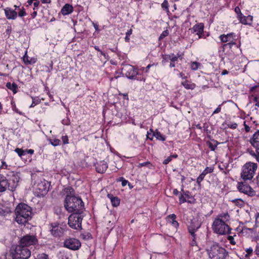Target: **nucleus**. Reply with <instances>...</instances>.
<instances>
[{
    "instance_id": "f257e3e1",
    "label": "nucleus",
    "mask_w": 259,
    "mask_h": 259,
    "mask_svg": "<svg viewBox=\"0 0 259 259\" xmlns=\"http://www.w3.org/2000/svg\"><path fill=\"white\" fill-rule=\"evenodd\" d=\"M69 192L64 200V207L69 212H82L84 204L81 199L74 195V191L72 188L67 189Z\"/></svg>"
},
{
    "instance_id": "f03ea898",
    "label": "nucleus",
    "mask_w": 259,
    "mask_h": 259,
    "mask_svg": "<svg viewBox=\"0 0 259 259\" xmlns=\"http://www.w3.org/2000/svg\"><path fill=\"white\" fill-rule=\"evenodd\" d=\"M230 218V215L228 212L222 213L217 215L212 225L213 232L219 235L230 233L231 229L228 224Z\"/></svg>"
},
{
    "instance_id": "7ed1b4c3",
    "label": "nucleus",
    "mask_w": 259,
    "mask_h": 259,
    "mask_svg": "<svg viewBox=\"0 0 259 259\" xmlns=\"http://www.w3.org/2000/svg\"><path fill=\"white\" fill-rule=\"evenodd\" d=\"M15 221L19 225H25L32 217V208L24 203L17 205L15 209Z\"/></svg>"
},
{
    "instance_id": "20e7f679",
    "label": "nucleus",
    "mask_w": 259,
    "mask_h": 259,
    "mask_svg": "<svg viewBox=\"0 0 259 259\" xmlns=\"http://www.w3.org/2000/svg\"><path fill=\"white\" fill-rule=\"evenodd\" d=\"M19 180L18 176L14 172L8 175V178L0 174V193L5 192L7 189L11 191H15L18 185Z\"/></svg>"
},
{
    "instance_id": "39448f33",
    "label": "nucleus",
    "mask_w": 259,
    "mask_h": 259,
    "mask_svg": "<svg viewBox=\"0 0 259 259\" xmlns=\"http://www.w3.org/2000/svg\"><path fill=\"white\" fill-rule=\"evenodd\" d=\"M206 251L211 259H226L228 255L226 250L217 243L212 244L206 249Z\"/></svg>"
},
{
    "instance_id": "423d86ee",
    "label": "nucleus",
    "mask_w": 259,
    "mask_h": 259,
    "mask_svg": "<svg viewBox=\"0 0 259 259\" xmlns=\"http://www.w3.org/2000/svg\"><path fill=\"white\" fill-rule=\"evenodd\" d=\"M257 163L249 162L245 164L242 167L241 174V178L245 181L251 180L257 169Z\"/></svg>"
},
{
    "instance_id": "0eeeda50",
    "label": "nucleus",
    "mask_w": 259,
    "mask_h": 259,
    "mask_svg": "<svg viewBox=\"0 0 259 259\" xmlns=\"http://www.w3.org/2000/svg\"><path fill=\"white\" fill-rule=\"evenodd\" d=\"M82 219V212H73L68 217V224L73 229H81Z\"/></svg>"
},
{
    "instance_id": "6e6552de",
    "label": "nucleus",
    "mask_w": 259,
    "mask_h": 259,
    "mask_svg": "<svg viewBox=\"0 0 259 259\" xmlns=\"http://www.w3.org/2000/svg\"><path fill=\"white\" fill-rule=\"evenodd\" d=\"M31 255L30 250L25 246L18 245L13 254V259H28Z\"/></svg>"
},
{
    "instance_id": "1a4fd4ad",
    "label": "nucleus",
    "mask_w": 259,
    "mask_h": 259,
    "mask_svg": "<svg viewBox=\"0 0 259 259\" xmlns=\"http://www.w3.org/2000/svg\"><path fill=\"white\" fill-rule=\"evenodd\" d=\"M50 232L51 235L55 238H60L64 235L66 230L67 226L65 224H60L55 222L50 225Z\"/></svg>"
},
{
    "instance_id": "9d476101",
    "label": "nucleus",
    "mask_w": 259,
    "mask_h": 259,
    "mask_svg": "<svg viewBox=\"0 0 259 259\" xmlns=\"http://www.w3.org/2000/svg\"><path fill=\"white\" fill-rule=\"evenodd\" d=\"M38 243V239L35 235H26L20 240L19 245L27 247L31 245H35Z\"/></svg>"
},
{
    "instance_id": "9b49d317",
    "label": "nucleus",
    "mask_w": 259,
    "mask_h": 259,
    "mask_svg": "<svg viewBox=\"0 0 259 259\" xmlns=\"http://www.w3.org/2000/svg\"><path fill=\"white\" fill-rule=\"evenodd\" d=\"M64 246L72 250H78L81 245L80 241L75 238H66L64 243Z\"/></svg>"
},
{
    "instance_id": "f8f14e48",
    "label": "nucleus",
    "mask_w": 259,
    "mask_h": 259,
    "mask_svg": "<svg viewBox=\"0 0 259 259\" xmlns=\"http://www.w3.org/2000/svg\"><path fill=\"white\" fill-rule=\"evenodd\" d=\"M237 188L240 192L249 196L252 197L256 195L255 191L249 185L245 183H238Z\"/></svg>"
},
{
    "instance_id": "ddd939ff",
    "label": "nucleus",
    "mask_w": 259,
    "mask_h": 259,
    "mask_svg": "<svg viewBox=\"0 0 259 259\" xmlns=\"http://www.w3.org/2000/svg\"><path fill=\"white\" fill-rule=\"evenodd\" d=\"M251 145L255 149L256 152H259V130L256 131L249 139Z\"/></svg>"
},
{
    "instance_id": "4468645a",
    "label": "nucleus",
    "mask_w": 259,
    "mask_h": 259,
    "mask_svg": "<svg viewBox=\"0 0 259 259\" xmlns=\"http://www.w3.org/2000/svg\"><path fill=\"white\" fill-rule=\"evenodd\" d=\"M49 186L50 185L47 181H41L37 185V190L41 195H45L49 191Z\"/></svg>"
},
{
    "instance_id": "2eb2a0df",
    "label": "nucleus",
    "mask_w": 259,
    "mask_h": 259,
    "mask_svg": "<svg viewBox=\"0 0 259 259\" xmlns=\"http://www.w3.org/2000/svg\"><path fill=\"white\" fill-rule=\"evenodd\" d=\"M201 225V222L198 217L193 218L191 220L190 224L188 226V231H197Z\"/></svg>"
},
{
    "instance_id": "dca6fc26",
    "label": "nucleus",
    "mask_w": 259,
    "mask_h": 259,
    "mask_svg": "<svg viewBox=\"0 0 259 259\" xmlns=\"http://www.w3.org/2000/svg\"><path fill=\"white\" fill-rule=\"evenodd\" d=\"M122 70L124 72L126 76L128 78L133 79L137 74L132 65H126L122 68Z\"/></svg>"
},
{
    "instance_id": "f3484780",
    "label": "nucleus",
    "mask_w": 259,
    "mask_h": 259,
    "mask_svg": "<svg viewBox=\"0 0 259 259\" xmlns=\"http://www.w3.org/2000/svg\"><path fill=\"white\" fill-rule=\"evenodd\" d=\"M95 166L96 171L98 173L101 174L105 172L108 168V164L107 162L105 161L104 160L97 162L95 164Z\"/></svg>"
},
{
    "instance_id": "a211bd4d",
    "label": "nucleus",
    "mask_w": 259,
    "mask_h": 259,
    "mask_svg": "<svg viewBox=\"0 0 259 259\" xmlns=\"http://www.w3.org/2000/svg\"><path fill=\"white\" fill-rule=\"evenodd\" d=\"M213 171V167H206L202 172L197 179V183L200 185L201 182L203 180L205 176L208 173H211Z\"/></svg>"
},
{
    "instance_id": "6ab92c4d",
    "label": "nucleus",
    "mask_w": 259,
    "mask_h": 259,
    "mask_svg": "<svg viewBox=\"0 0 259 259\" xmlns=\"http://www.w3.org/2000/svg\"><path fill=\"white\" fill-rule=\"evenodd\" d=\"M204 24L202 23L195 25L192 28V30L194 32H196V34L199 35V37H201V35L203 33Z\"/></svg>"
},
{
    "instance_id": "aec40b11",
    "label": "nucleus",
    "mask_w": 259,
    "mask_h": 259,
    "mask_svg": "<svg viewBox=\"0 0 259 259\" xmlns=\"http://www.w3.org/2000/svg\"><path fill=\"white\" fill-rule=\"evenodd\" d=\"M176 215L175 214H170L166 217L167 221L173 225L175 228H177L179 226V223L176 220Z\"/></svg>"
},
{
    "instance_id": "412c9836",
    "label": "nucleus",
    "mask_w": 259,
    "mask_h": 259,
    "mask_svg": "<svg viewBox=\"0 0 259 259\" xmlns=\"http://www.w3.org/2000/svg\"><path fill=\"white\" fill-rule=\"evenodd\" d=\"M15 9L7 8L5 9L6 16H17V6H14Z\"/></svg>"
},
{
    "instance_id": "4be33fe9",
    "label": "nucleus",
    "mask_w": 259,
    "mask_h": 259,
    "mask_svg": "<svg viewBox=\"0 0 259 259\" xmlns=\"http://www.w3.org/2000/svg\"><path fill=\"white\" fill-rule=\"evenodd\" d=\"M73 10V7L71 5L69 4H66L62 8L61 10V13L63 15H67L70 14Z\"/></svg>"
},
{
    "instance_id": "5701e85b",
    "label": "nucleus",
    "mask_w": 259,
    "mask_h": 259,
    "mask_svg": "<svg viewBox=\"0 0 259 259\" xmlns=\"http://www.w3.org/2000/svg\"><path fill=\"white\" fill-rule=\"evenodd\" d=\"M108 197L110 199L112 204L114 207H117L120 204V199L116 196H114L111 194H108Z\"/></svg>"
},
{
    "instance_id": "b1692460",
    "label": "nucleus",
    "mask_w": 259,
    "mask_h": 259,
    "mask_svg": "<svg viewBox=\"0 0 259 259\" xmlns=\"http://www.w3.org/2000/svg\"><path fill=\"white\" fill-rule=\"evenodd\" d=\"M240 23L244 25H252L253 17H238Z\"/></svg>"
},
{
    "instance_id": "393cba45",
    "label": "nucleus",
    "mask_w": 259,
    "mask_h": 259,
    "mask_svg": "<svg viewBox=\"0 0 259 259\" xmlns=\"http://www.w3.org/2000/svg\"><path fill=\"white\" fill-rule=\"evenodd\" d=\"M206 144L211 151H214L217 146L220 144V143L214 140H211V142L207 141Z\"/></svg>"
},
{
    "instance_id": "a878e982",
    "label": "nucleus",
    "mask_w": 259,
    "mask_h": 259,
    "mask_svg": "<svg viewBox=\"0 0 259 259\" xmlns=\"http://www.w3.org/2000/svg\"><path fill=\"white\" fill-rule=\"evenodd\" d=\"M182 84L187 90H194L196 87V84L194 83H189L188 80H185L182 82Z\"/></svg>"
},
{
    "instance_id": "bb28decb",
    "label": "nucleus",
    "mask_w": 259,
    "mask_h": 259,
    "mask_svg": "<svg viewBox=\"0 0 259 259\" xmlns=\"http://www.w3.org/2000/svg\"><path fill=\"white\" fill-rule=\"evenodd\" d=\"M6 87L10 90H12L14 94L17 93V85L15 83H11L9 82L6 83Z\"/></svg>"
},
{
    "instance_id": "cd10ccee",
    "label": "nucleus",
    "mask_w": 259,
    "mask_h": 259,
    "mask_svg": "<svg viewBox=\"0 0 259 259\" xmlns=\"http://www.w3.org/2000/svg\"><path fill=\"white\" fill-rule=\"evenodd\" d=\"M154 241L156 243L160 244L162 243L164 240V237L161 234L156 235L154 237Z\"/></svg>"
},
{
    "instance_id": "c85d7f7f",
    "label": "nucleus",
    "mask_w": 259,
    "mask_h": 259,
    "mask_svg": "<svg viewBox=\"0 0 259 259\" xmlns=\"http://www.w3.org/2000/svg\"><path fill=\"white\" fill-rule=\"evenodd\" d=\"M233 33H231L227 35L223 34L220 36L221 40L223 42H226L230 40V38L232 37Z\"/></svg>"
},
{
    "instance_id": "c756f323",
    "label": "nucleus",
    "mask_w": 259,
    "mask_h": 259,
    "mask_svg": "<svg viewBox=\"0 0 259 259\" xmlns=\"http://www.w3.org/2000/svg\"><path fill=\"white\" fill-rule=\"evenodd\" d=\"M243 125L244 126L245 131L246 133L251 132V128H253V129L255 128L254 127H252V125H250L249 121L247 122L246 121H244Z\"/></svg>"
},
{
    "instance_id": "7c9ffc66",
    "label": "nucleus",
    "mask_w": 259,
    "mask_h": 259,
    "mask_svg": "<svg viewBox=\"0 0 259 259\" xmlns=\"http://www.w3.org/2000/svg\"><path fill=\"white\" fill-rule=\"evenodd\" d=\"M168 7H169V5H168V2L166 0H164V2L161 4V7L164 11H166V14L167 15H170V13H169V12L168 11Z\"/></svg>"
},
{
    "instance_id": "2f4dec72",
    "label": "nucleus",
    "mask_w": 259,
    "mask_h": 259,
    "mask_svg": "<svg viewBox=\"0 0 259 259\" xmlns=\"http://www.w3.org/2000/svg\"><path fill=\"white\" fill-rule=\"evenodd\" d=\"M33 254L35 259H48V255L44 253L38 254L33 253Z\"/></svg>"
},
{
    "instance_id": "473e14b6",
    "label": "nucleus",
    "mask_w": 259,
    "mask_h": 259,
    "mask_svg": "<svg viewBox=\"0 0 259 259\" xmlns=\"http://www.w3.org/2000/svg\"><path fill=\"white\" fill-rule=\"evenodd\" d=\"M154 135L158 140H161L162 141H164L165 140V138L159 132L157 131L154 134Z\"/></svg>"
},
{
    "instance_id": "72a5a7b5",
    "label": "nucleus",
    "mask_w": 259,
    "mask_h": 259,
    "mask_svg": "<svg viewBox=\"0 0 259 259\" xmlns=\"http://www.w3.org/2000/svg\"><path fill=\"white\" fill-rule=\"evenodd\" d=\"M50 142L54 146H57L60 145L61 141L60 140L57 139H50Z\"/></svg>"
},
{
    "instance_id": "f704fd0d",
    "label": "nucleus",
    "mask_w": 259,
    "mask_h": 259,
    "mask_svg": "<svg viewBox=\"0 0 259 259\" xmlns=\"http://www.w3.org/2000/svg\"><path fill=\"white\" fill-rule=\"evenodd\" d=\"M17 11L19 16H24L26 15V13L23 7L20 8L19 6L17 7Z\"/></svg>"
},
{
    "instance_id": "c9c22d12",
    "label": "nucleus",
    "mask_w": 259,
    "mask_h": 259,
    "mask_svg": "<svg viewBox=\"0 0 259 259\" xmlns=\"http://www.w3.org/2000/svg\"><path fill=\"white\" fill-rule=\"evenodd\" d=\"M174 54H172V56L170 55H168V58L170 59L171 62H175V61L178 60V59L179 58H181V59H182V57L181 55L177 54V56H174Z\"/></svg>"
},
{
    "instance_id": "e433bc0d",
    "label": "nucleus",
    "mask_w": 259,
    "mask_h": 259,
    "mask_svg": "<svg viewBox=\"0 0 259 259\" xmlns=\"http://www.w3.org/2000/svg\"><path fill=\"white\" fill-rule=\"evenodd\" d=\"M248 230H250V229L247 228L245 227H239L237 228V231L240 234H244V233H247Z\"/></svg>"
},
{
    "instance_id": "4c0bfd02",
    "label": "nucleus",
    "mask_w": 259,
    "mask_h": 259,
    "mask_svg": "<svg viewBox=\"0 0 259 259\" xmlns=\"http://www.w3.org/2000/svg\"><path fill=\"white\" fill-rule=\"evenodd\" d=\"M11 212L12 211L9 208H6L5 209H2L0 210L1 214L3 215L4 216L7 215L8 214L11 213Z\"/></svg>"
},
{
    "instance_id": "58836bf2",
    "label": "nucleus",
    "mask_w": 259,
    "mask_h": 259,
    "mask_svg": "<svg viewBox=\"0 0 259 259\" xmlns=\"http://www.w3.org/2000/svg\"><path fill=\"white\" fill-rule=\"evenodd\" d=\"M15 151L18 154V155L21 157L22 155L26 154V151L22 149L17 148L15 149Z\"/></svg>"
},
{
    "instance_id": "ea45409f",
    "label": "nucleus",
    "mask_w": 259,
    "mask_h": 259,
    "mask_svg": "<svg viewBox=\"0 0 259 259\" xmlns=\"http://www.w3.org/2000/svg\"><path fill=\"white\" fill-rule=\"evenodd\" d=\"M53 62L52 61H51L50 63V66L48 67L47 66H45L44 68V70L47 72H50L53 69Z\"/></svg>"
},
{
    "instance_id": "a19ab883",
    "label": "nucleus",
    "mask_w": 259,
    "mask_h": 259,
    "mask_svg": "<svg viewBox=\"0 0 259 259\" xmlns=\"http://www.w3.org/2000/svg\"><path fill=\"white\" fill-rule=\"evenodd\" d=\"M168 34H169V32L167 30L163 31L162 32V33L160 34V35L159 37V40H160L163 39L164 37L168 36Z\"/></svg>"
},
{
    "instance_id": "79ce46f5",
    "label": "nucleus",
    "mask_w": 259,
    "mask_h": 259,
    "mask_svg": "<svg viewBox=\"0 0 259 259\" xmlns=\"http://www.w3.org/2000/svg\"><path fill=\"white\" fill-rule=\"evenodd\" d=\"M199 63L196 62H193L191 63V68L193 70H196L198 68V67L199 66Z\"/></svg>"
},
{
    "instance_id": "37998d69",
    "label": "nucleus",
    "mask_w": 259,
    "mask_h": 259,
    "mask_svg": "<svg viewBox=\"0 0 259 259\" xmlns=\"http://www.w3.org/2000/svg\"><path fill=\"white\" fill-rule=\"evenodd\" d=\"M245 251L246 252V254L245 255V257H248L250 256L253 253V249L251 247L247 248Z\"/></svg>"
},
{
    "instance_id": "c03bdc74",
    "label": "nucleus",
    "mask_w": 259,
    "mask_h": 259,
    "mask_svg": "<svg viewBox=\"0 0 259 259\" xmlns=\"http://www.w3.org/2000/svg\"><path fill=\"white\" fill-rule=\"evenodd\" d=\"M27 52L26 51L25 53L24 56L23 57V60L25 64L28 65V64H29V59L28 56L27 55Z\"/></svg>"
},
{
    "instance_id": "a18cd8bd",
    "label": "nucleus",
    "mask_w": 259,
    "mask_h": 259,
    "mask_svg": "<svg viewBox=\"0 0 259 259\" xmlns=\"http://www.w3.org/2000/svg\"><path fill=\"white\" fill-rule=\"evenodd\" d=\"M252 96L253 97V101L256 102L255 106L259 107V97L254 96V95Z\"/></svg>"
},
{
    "instance_id": "49530a36",
    "label": "nucleus",
    "mask_w": 259,
    "mask_h": 259,
    "mask_svg": "<svg viewBox=\"0 0 259 259\" xmlns=\"http://www.w3.org/2000/svg\"><path fill=\"white\" fill-rule=\"evenodd\" d=\"M228 126L232 129H236L237 127V124L236 123H229L228 124Z\"/></svg>"
},
{
    "instance_id": "de8ad7c7",
    "label": "nucleus",
    "mask_w": 259,
    "mask_h": 259,
    "mask_svg": "<svg viewBox=\"0 0 259 259\" xmlns=\"http://www.w3.org/2000/svg\"><path fill=\"white\" fill-rule=\"evenodd\" d=\"M255 91L259 92V85H254L251 88L250 90V93H254Z\"/></svg>"
},
{
    "instance_id": "09e8293b",
    "label": "nucleus",
    "mask_w": 259,
    "mask_h": 259,
    "mask_svg": "<svg viewBox=\"0 0 259 259\" xmlns=\"http://www.w3.org/2000/svg\"><path fill=\"white\" fill-rule=\"evenodd\" d=\"M62 140L63 144H67L68 143V137L67 136H64L62 137Z\"/></svg>"
},
{
    "instance_id": "8fccbe9b",
    "label": "nucleus",
    "mask_w": 259,
    "mask_h": 259,
    "mask_svg": "<svg viewBox=\"0 0 259 259\" xmlns=\"http://www.w3.org/2000/svg\"><path fill=\"white\" fill-rule=\"evenodd\" d=\"M228 240L230 241V243L232 245H235L236 244L235 241H234V237L232 236H228Z\"/></svg>"
},
{
    "instance_id": "3c124183",
    "label": "nucleus",
    "mask_w": 259,
    "mask_h": 259,
    "mask_svg": "<svg viewBox=\"0 0 259 259\" xmlns=\"http://www.w3.org/2000/svg\"><path fill=\"white\" fill-rule=\"evenodd\" d=\"M179 200H180V204L186 202V201L185 198L182 194H181V196H180Z\"/></svg>"
},
{
    "instance_id": "603ef678",
    "label": "nucleus",
    "mask_w": 259,
    "mask_h": 259,
    "mask_svg": "<svg viewBox=\"0 0 259 259\" xmlns=\"http://www.w3.org/2000/svg\"><path fill=\"white\" fill-rule=\"evenodd\" d=\"M171 160V156L168 157L166 159H165L163 162V163L164 164H168L170 161Z\"/></svg>"
},
{
    "instance_id": "864d4df0",
    "label": "nucleus",
    "mask_w": 259,
    "mask_h": 259,
    "mask_svg": "<svg viewBox=\"0 0 259 259\" xmlns=\"http://www.w3.org/2000/svg\"><path fill=\"white\" fill-rule=\"evenodd\" d=\"M221 110V105H219L217 109L213 111V114L219 113Z\"/></svg>"
},
{
    "instance_id": "5fc2aeb1",
    "label": "nucleus",
    "mask_w": 259,
    "mask_h": 259,
    "mask_svg": "<svg viewBox=\"0 0 259 259\" xmlns=\"http://www.w3.org/2000/svg\"><path fill=\"white\" fill-rule=\"evenodd\" d=\"M254 252L257 257H259V244L256 245Z\"/></svg>"
},
{
    "instance_id": "6e6d98bb",
    "label": "nucleus",
    "mask_w": 259,
    "mask_h": 259,
    "mask_svg": "<svg viewBox=\"0 0 259 259\" xmlns=\"http://www.w3.org/2000/svg\"><path fill=\"white\" fill-rule=\"evenodd\" d=\"M196 231H189V232L191 234V235L192 236L193 239H196V235L195 233V232Z\"/></svg>"
},
{
    "instance_id": "4d7b16f0",
    "label": "nucleus",
    "mask_w": 259,
    "mask_h": 259,
    "mask_svg": "<svg viewBox=\"0 0 259 259\" xmlns=\"http://www.w3.org/2000/svg\"><path fill=\"white\" fill-rule=\"evenodd\" d=\"M94 48L96 50H97V51L99 52L100 53V54L103 55V56H105V53H104L99 48V47L98 46H95L94 47Z\"/></svg>"
},
{
    "instance_id": "13d9d810",
    "label": "nucleus",
    "mask_w": 259,
    "mask_h": 259,
    "mask_svg": "<svg viewBox=\"0 0 259 259\" xmlns=\"http://www.w3.org/2000/svg\"><path fill=\"white\" fill-rule=\"evenodd\" d=\"M0 259H12L11 257V256L9 255H2L1 257H0Z\"/></svg>"
},
{
    "instance_id": "bf43d9fd",
    "label": "nucleus",
    "mask_w": 259,
    "mask_h": 259,
    "mask_svg": "<svg viewBox=\"0 0 259 259\" xmlns=\"http://www.w3.org/2000/svg\"><path fill=\"white\" fill-rule=\"evenodd\" d=\"M148 164H150V162H146L141 163H139V164L138 165V167H141L142 166H146V165H147Z\"/></svg>"
},
{
    "instance_id": "052dcab7",
    "label": "nucleus",
    "mask_w": 259,
    "mask_h": 259,
    "mask_svg": "<svg viewBox=\"0 0 259 259\" xmlns=\"http://www.w3.org/2000/svg\"><path fill=\"white\" fill-rule=\"evenodd\" d=\"M7 164H6V163L5 162V161H3L2 162V166L0 167V168H5V169H7Z\"/></svg>"
},
{
    "instance_id": "680f3d73",
    "label": "nucleus",
    "mask_w": 259,
    "mask_h": 259,
    "mask_svg": "<svg viewBox=\"0 0 259 259\" xmlns=\"http://www.w3.org/2000/svg\"><path fill=\"white\" fill-rule=\"evenodd\" d=\"M120 179L122 180V183H121L122 185L123 186H126V185L128 183V181L125 180H124V179H123V178H121Z\"/></svg>"
},
{
    "instance_id": "e2e57ef3",
    "label": "nucleus",
    "mask_w": 259,
    "mask_h": 259,
    "mask_svg": "<svg viewBox=\"0 0 259 259\" xmlns=\"http://www.w3.org/2000/svg\"><path fill=\"white\" fill-rule=\"evenodd\" d=\"M255 233H256V237L259 238V227H256L254 228Z\"/></svg>"
},
{
    "instance_id": "0e129e2a",
    "label": "nucleus",
    "mask_w": 259,
    "mask_h": 259,
    "mask_svg": "<svg viewBox=\"0 0 259 259\" xmlns=\"http://www.w3.org/2000/svg\"><path fill=\"white\" fill-rule=\"evenodd\" d=\"M6 33L7 34L9 35L11 33V26H8L7 30H6Z\"/></svg>"
},
{
    "instance_id": "69168bd1",
    "label": "nucleus",
    "mask_w": 259,
    "mask_h": 259,
    "mask_svg": "<svg viewBox=\"0 0 259 259\" xmlns=\"http://www.w3.org/2000/svg\"><path fill=\"white\" fill-rule=\"evenodd\" d=\"M29 64H34L36 62V59L35 58H31L29 60Z\"/></svg>"
},
{
    "instance_id": "338daca9",
    "label": "nucleus",
    "mask_w": 259,
    "mask_h": 259,
    "mask_svg": "<svg viewBox=\"0 0 259 259\" xmlns=\"http://www.w3.org/2000/svg\"><path fill=\"white\" fill-rule=\"evenodd\" d=\"M25 151H26V153L30 154H32L34 153V150L32 149L26 150Z\"/></svg>"
},
{
    "instance_id": "774afa93",
    "label": "nucleus",
    "mask_w": 259,
    "mask_h": 259,
    "mask_svg": "<svg viewBox=\"0 0 259 259\" xmlns=\"http://www.w3.org/2000/svg\"><path fill=\"white\" fill-rule=\"evenodd\" d=\"M255 220L256 222L259 223V213H257L255 215Z\"/></svg>"
}]
</instances>
